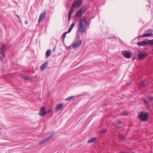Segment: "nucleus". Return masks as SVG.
Wrapping results in <instances>:
<instances>
[{"instance_id":"nucleus-33","label":"nucleus","mask_w":153,"mask_h":153,"mask_svg":"<svg viewBox=\"0 0 153 153\" xmlns=\"http://www.w3.org/2000/svg\"><path fill=\"white\" fill-rule=\"evenodd\" d=\"M4 57H2V56H0V60H1V59H2L4 58Z\"/></svg>"},{"instance_id":"nucleus-15","label":"nucleus","mask_w":153,"mask_h":153,"mask_svg":"<svg viewBox=\"0 0 153 153\" xmlns=\"http://www.w3.org/2000/svg\"><path fill=\"white\" fill-rule=\"evenodd\" d=\"M63 107V104L61 103L58 104L57 107L56 108L55 111L56 112H57V111L59 110H61Z\"/></svg>"},{"instance_id":"nucleus-36","label":"nucleus","mask_w":153,"mask_h":153,"mask_svg":"<svg viewBox=\"0 0 153 153\" xmlns=\"http://www.w3.org/2000/svg\"><path fill=\"white\" fill-rule=\"evenodd\" d=\"M73 26H71V27H69V28L71 29V30H72L73 28Z\"/></svg>"},{"instance_id":"nucleus-29","label":"nucleus","mask_w":153,"mask_h":153,"mask_svg":"<svg viewBox=\"0 0 153 153\" xmlns=\"http://www.w3.org/2000/svg\"><path fill=\"white\" fill-rule=\"evenodd\" d=\"M145 82H143L141 83V86H144L145 85Z\"/></svg>"},{"instance_id":"nucleus-8","label":"nucleus","mask_w":153,"mask_h":153,"mask_svg":"<svg viewBox=\"0 0 153 153\" xmlns=\"http://www.w3.org/2000/svg\"><path fill=\"white\" fill-rule=\"evenodd\" d=\"M7 48L6 45H3L2 48L1 49V55L2 57H5L6 56L4 53V51L6 50Z\"/></svg>"},{"instance_id":"nucleus-6","label":"nucleus","mask_w":153,"mask_h":153,"mask_svg":"<svg viewBox=\"0 0 153 153\" xmlns=\"http://www.w3.org/2000/svg\"><path fill=\"white\" fill-rule=\"evenodd\" d=\"M53 135V133L51 134L48 137L41 141L39 143V144L41 145L48 143L50 139L52 137Z\"/></svg>"},{"instance_id":"nucleus-4","label":"nucleus","mask_w":153,"mask_h":153,"mask_svg":"<svg viewBox=\"0 0 153 153\" xmlns=\"http://www.w3.org/2000/svg\"><path fill=\"white\" fill-rule=\"evenodd\" d=\"M122 54L126 58L129 59L131 57L132 53L129 51H123L122 52Z\"/></svg>"},{"instance_id":"nucleus-12","label":"nucleus","mask_w":153,"mask_h":153,"mask_svg":"<svg viewBox=\"0 0 153 153\" xmlns=\"http://www.w3.org/2000/svg\"><path fill=\"white\" fill-rule=\"evenodd\" d=\"M82 43V41L79 40L77 41L73 45V48L74 49L76 48L79 47Z\"/></svg>"},{"instance_id":"nucleus-27","label":"nucleus","mask_w":153,"mask_h":153,"mask_svg":"<svg viewBox=\"0 0 153 153\" xmlns=\"http://www.w3.org/2000/svg\"><path fill=\"white\" fill-rule=\"evenodd\" d=\"M106 131H107V130H106V129L104 130L103 131H101V132L100 133L102 134H103L105 133L106 132Z\"/></svg>"},{"instance_id":"nucleus-18","label":"nucleus","mask_w":153,"mask_h":153,"mask_svg":"<svg viewBox=\"0 0 153 153\" xmlns=\"http://www.w3.org/2000/svg\"><path fill=\"white\" fill-rule=\"evenodd\" d=\"M51 51L50 50H48L47 51L46 53V57L48 58L51 54Z\"/></svg>"},{"instance_id":"nucleus-23","label":"nucleus","mask_w":153,"mask_h":153,"mask_svg":"<svg viewBox=\"0 0 153 153\" xmlns=\"http://www.w3.org/2000/svg\"><path fill=\"white\" fill-rule=\"evenodd\" d=\"M121 120H118L116 122L114 123V125H115V126H116V125L119 124L120 123H121Z\"/></svg>"},{"instance_id":"nucleus-2","label":"nucleus","mask_w":153,"mask_h":153,"mask_svg":"<svg viewBox=\"0 0 153 153\" xmlns=\"http://www.w3.org/2000/svg\"><path fill=\"white\" fill-rule=\"evenodd\" d=\"M87 10V9L86 7H82L77 11L75 14L76 17L77 18L81 17L82 14L85 13Z\"/></svg>"},{"instance_id":"nucleus-24","label":"nucleus","mask_w":153,"mask_h":153,"mask_svg":"<svg viewBox=\"0 0 153 153\" xmlns=\"http://www.w3.org/2000/svg\"><path fill=\"white\" fill-rule=\"evenodd\" d=\"M23 78L25 80H28L29 79V78L26 76H22Z\"/></svg>"},{"instance_id":"nucleus-20","label":"nucleus","mask_w":153,"mask_h":153,"mask_svg":"<svg viewBox=\"0 0 153 153\" xmlns=\"http://www.w3.org/2000/svg\"><path fill=\"white\" fill-rule=\"evenodd\" d=\"M118 136L121 139L122 141H124L125 140V138L124 136L120 133L118 134Z\"/></svg>"},{"instance_id":"nucleus-21","label":"nucleus","mask_w":153,"mask_h":153,"mask_svg":"<svg viewBox=\"0 0 153 153\" xmlns=\"http://www.w3.org/2000/svg\"><path fill=\"white\" fill-rule=\"evenodd\" d=\"M67 33V32H65L64 33H63L62 35V39L63 41H64L65 39V37L66 36V34Z\"/></svg>"},{"instance_id":"nucleus-34","label":"nucleus","mask_w":153,"mask_h":153,"mask_svg":"<svg viewBox=\"0 0 153 153\" xmlns=\"http://www.w3.org/2000/svg\"><path fill=\"white\" fill-rule=\"evenodd\" d=\"M120 153H128V152H121Z\"/></svg>"},{"instance_id":"nucleus-14","label":"nucleus","mask_w":153,"mask_h":153,"mask_svg":"<svg viewBox=\"0 0 153 153\" xmlns=\"http://www.w3.org/2000/svg\"><path fill=\"white\" fill-rule=\"evenodd\" d=\"M152 33H144L142 35H140L139 36L140 38H142L144 37H149L152 35Z\"/></svg>"},{"instance_id":"nucleus-5","label":"nucleus","mask_w":153,"mask_h":153,"mask_svg":"<svg viewBox=\"0 0 153 153\" xmlns=\"http://www.w3.org/2000/svg\"><path fill=\"white\" fill-rule=\"evenodd\" d=\"M82 4V0H77L74 1L72 4V7L73 8L78 7L81 5Z\"/></svg>"},{"instance_id":"nucleus-25","label":"nucleus","mask_w":153,"mask_h":153,"mask_svg":"<svg viewBox=\"0 0 153 153\" xmlns=\"http://www.w3.org/2000/svg\"><path fill=\"white\" fill-rule=\"evenodd\" d=\"M146 32H151V33H152L153 32V30H152V29L150 28L148 29L146 31Z\"/></svg>"},{"instance_id":"nucleus-32","label":"nucleus","mask_w":153,"mask_h":153,"mask_svg":"<svg viewBox=\"0 0 153 153\" xmlns=\"http://www.w3.org/2000/svg\"><path fill=\"white\" fill-rule=\"evenodd\" d=\"M16 16L19 19H20V18L19 16V15H16Z\"/></svg>"},{"instance_id":"nucleus-16","label":"nucleus","mask_w":153,"mask_h":153,"mask_svg":"<svg viewBox=\"0 0 153 153\" xmlns=\"http://www.w3.org/2000/svg\"><path fill=\"white\" fill-rule=\"evenodd\" d=\"M74 11V9L72 8H71L69 10L68 13V20L70 21L71 19V16L72 13H73Z\"/></svg>"},{"instance_id":"nucleus-26","label":"nucleus","mask_w":153,"mask_h":153,"mask_svg":"<svg viewBox=\"0 0 153 153\" xmlns=\"http://www.w3.org/2000/svg\"><path fill=\"white\" fill-rule=\"evenodd\" d=\"M148 99L150 100H153V97L151 96H148Z\"/></svg>"},{"instance_id":"nucleus-35","label":"nucleus","mask_w":153,"mask_h":153,"mask_svg":"<svg viewBox=\"0 0 153 153\" xmlns=\"http://www.w3.org/2000/svg\"><path fill=\"white\" fill-rule=\"evenodd\" d=\"M73 26H71V27H69V28L71 29V30H72L73 28Z\"/></svg>"},{"instance_id":"nucleus-10","label":"nucleus","mask_w":153,"mask_h":153,"mask_svg":"<svg viewBox=\"0 0 153 153\" xmlns=\"http://www.w3.org/2000/svg\"><path fill=\"white\" fill-rule=\"evenodd\" d=\"M147 55L146 53H140L138 54V58L139 59H144Z\"/></svg>"},{"instance_id":"nucleus-7","label":"nucleus","mask_w":153,"mask_h":153,"mask_svg":"<svg viewBox=\"0 0 153 153\" xmlns=\"http://www.w3.org/2000/svg\"><path fill=\"white\" fill-rule=\"evenodd\" d=\"M151 40H149L146 41L145 40H143V42H140L138 43V45L140 46H143L147 45H153V44H151L149 43V41Z\"/></svg>"},{"instance_id":"nucleus-3","label":"nucleus","mask_w":153,"mask_h":153,"mask_svg":"<svg viewBox=\"0 0 153 153\" xmlns=\"http://www.w3.org/2000/svg\"><path fill=\"white\" fill-rule=\"evenodd\" d=\"M148 117V113L141 112L139 114L138 118L140 120L143 122L146 121Z\"/></svg>"},{"instance_id":"nucleus-11","label":"nucleus","mask_w":153,"mask_h":153,"mask_svg":"<svg viewBox=\"0 0 153 153\" xmlns=\"http://www.w3.org/2000/svg\"><path fill=\"white\" fill-rule=\"evenodd\" d=\"M45 15L46 12L45 11L40 14L38 20V23H40L41 21L45 18Z\"/></svg>"},{"instance_id":"nucleus-13","label":"nucleus","mask_w":153,"mask_h":153,"mask_svg":"<svg viewBox=\"0 0 153 153\" xmlns=\"http://www.w3.org/2000/svg\"><path fill=\"white\" fill-rule=\"evenodd\" d=\"M48 64V62H46L42 64L40 66V70L42 71H43L45 70V68L46 67Z\"/></svg>"},{"instance_id":"nucleus-30","label":"nucleus","mask_w":153,"mask_h":153,"mask_svg":"<svg viewBox=\"0 0 153 153\" xmlns=\"http://www.w3.org/2000/svg\"><path fill=\"white\" fill-rule=\"evenodd\" d=\"M71 30H71L70 28H69L68 30V31H66V32H67V33H70L71 32Z\"/></svg>"},{"instance_id":"nucleus-22","label":"nucleus","mask_w":153,"mask_h":153,"mask_svg":"<svg viewBox=\"0 0 153 153\" xmlns=\"http://www.w3.org/2000/svg\"><path fill=\"white\" fill-rule=\"evenodd\" d=\"M75 97L74 96H71L68 97V98H67L65 99V100L66 101H68L69 100H70L72 99L73 98H74Z\"/></svg>"},{"instance_id":"nucleus-17","label":"nucleus","mask_w":153,"mask_h":153,"mask_svg":"<svg viewBox=\"0 0 153 153\" xmlns=\"http://www.w3.org/2000/svg\"><path fill=\"white\" fill-rule=\"evenodd\" d=\"M128 114V112L126 110H124V111H123L121 114L123 116H125L126 115H127Z\"/></svg>"},{"instance_id":"nucleus-9","label":"nucleus","mask_w":153,"mask_h":153,"mask_svg":"<svg viewBox=\"0 0 153 153\" xmlns=\"http://www.w3.org/2000/svg\"><path fill=\"white\" fill-rule=\"evenodd\" d=\"M49 111L46 112L45 110V107H43L41 108L40 112L39 113V114L40 116L42 117L45 116L48 113Z\"/></svg>"},{"instance_id":"nucleus-31","label":"nucleus","mask_w":153,"mask_h":153,"mask_svg":"<svg viewBox=\"0 0 153 153\" xmlns=\"http://www.w3.org/2000/svg\"><path fill=\"white\" fill-rule=\"evenodd\" d=\"M75 25V23H72L71 26H73V27H74V26Z\"/></svg>"},{"instance_id":"nucleus-19","label":"nucleus","mask_w":153,"mask_h":153,"mask_svg":"<svg viewBox=\"0 0 153 153\" xmlns=\"http://www.w3.org/2000/svg\"><path fill=\"white\" fill-rule=\"evenodd\" d=\"M95 140V137H93L88 140V143H92L94 142Z\"/></svg>"},{"instance_id":"nucleus-1","label":"nucleus","mask_w":153,"mask_h":153,"mask_svg":"<svg viewBox=\"0 0 153 153\" xmlns=\"http://www.w3.org/2000/svg\"><path fill=\"white\" fill-rule=\"evenodd\" d=\"M89 25L90 23L88 22L85 17H84L79 21L78 30L79 32L83 33L85 31L86 28L89 27Z\"/></svg>"},{"instance_id":"nucleus-37","label":"nucleus","mask_w":153,"mask_h":153,"mask_svg":"<svg viewBox=\"0 0 153 153\" xmlns=\"http://www.w3.org/2000/svg\"><path fill=\"white\" fill-rule=\"evenodd\" d=\"M152 51H153V49H152Z\"/></svg>"},{"instance_id":"nucleus-28","label":"nucleus","mask_w":153,"mask_h":153,"mask_svg":"<svg viewBox=\"0 0 153 153\" xmlns=\"http://www.w3.org/2000/svg\"><path fill=\"white\" fill-rule=\"evenodd\" d=\"M143 101H144V103H145L146 104H148L149 103V102L148 101H147L146 100H145V99Z\"/></svg>"}]
</instances>
